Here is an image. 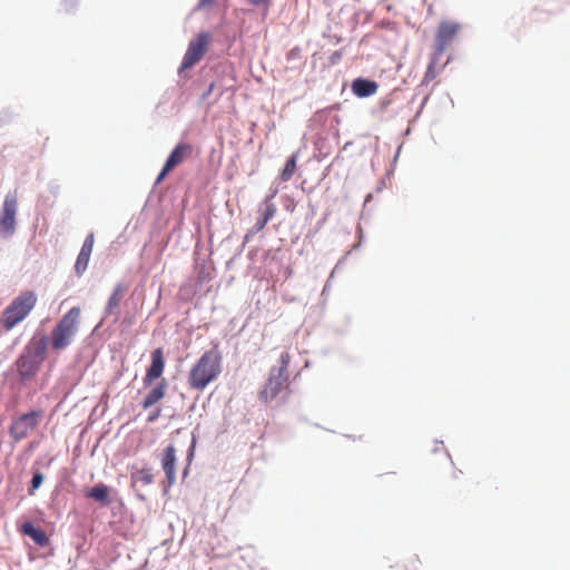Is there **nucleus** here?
<instances>
[{
    "mask_svg": "<svg viewBox=\"0 0 570 570\" xmlns=\"http://www.w3.org/2000/svg\"><path fill=\"white\" fill-rule=\"evenodd\" d=\"M222 353L217 346L206 351L188 373V385L196 391H204L222 373Z\"/></svg>",
    "mask_w": 570,
    "mask_h": 570,
    "instance_id": "f257e3e1",
    "label": "nucleus"
},
{
    "mask_svg": "<svg viewBox=\"0 0 570 570\" xmlns=\"http://www.w3.org/2000/svg\"><path fill=\"white\" fill-rule=\"evenodd\" d=\"M80 315V307L75 306L57 322L50 334V345L55 351H62L71 344L79 330Z\"/></svg>",
    "mask_w": 570,
    "mask_h": 570,
    "instance_id": "f03ea898",
    "label": "nucleus"
},
{
    "mask_svg": "<svg viewBox=\"0 0 570 570\" xmlns=\"http://www.w3.org/2000/svg\"><path fill=\"white\" fill-rule=\"evenodd\" d=\"M37 302L38 297L33 291H23L13 298L1 315V324L4 330L10 331L22 322L35 308Z\"/></svg>",
    "mask_w": 570,
    "mask_h": 570,
    "instance_id": "7ed1b4c3",
    "label": "nucleus"
},
{
    "mask_svg": "<svg viewBox=\"0 0 570 570\" xmlns=\"http://www.w3.org/2000/svg\"><path fill=\"white\" fill-rule=\"evenodd\" d=\"M289 360L287 352L282 353L279 357L281 366L271 370L267 382L258 393L259 400L264 403L275 400L283 390L288 387L287 367Z\"/></svg>",
    "mask_w": 570,
    "mask_h": 570,
    "instance_id": "20e7f679",
    "label": "nucleus"
},
{
    "mask_svg": "<svg viewBox=\"0 0 570 570\" xmlns=\"http://www.w3.org/2000/svg\"><path fill=\"white\" fill-rule=\"evenodd\" d=\"M42 416L41 410H33L14 419L9 428L11 438L16 442L26 439L38 426Z\"/></svg>",
    "mask_w": 570,
    "mask_h": 570,
    "instance_id": "39448f33",
    "label": "nucleus"
},
{
    "mask_svg": "<svg viewBox=\"0 0 570 570\" xmlns=\"http://www.w3.org/2000/svg\"><path fill=\"white\" fill-rule=\"evenodd\" d=\"M17 191L9 193L4 197L0 212V237H9L16 230Z\"/></svg>",
    "mask_w": 570,
    "mask_h": 570,
    "instance_id": "423d86ee",
    "label": "nucleus"
},
{
    "mask_svg": "<svg viewBox=\"0 0 570 570\" xmlns=\"http://www.w3.org/2000/svg\"><path fill=\"white\" fill-rule=\"evenodd\" d=\"M209 41L210 36L207 32H200L195 40H191L183 58L180 69L186 70L194 67L205 55Z\"/></svg>",
    "mask_w": 570,
    "mask_h": 570,
    "instance_id": "0eeeda50",
    "label": "nucleus"
},
{
    "mask_svg": "<svg viewBox=\"0 0 570 570\" xmlns=\"http://www.w3.org/2000/svg\"><path fill=\"white\" fill-rule=\"evenodd\" d=\"M461 30V24L454 21H442L435 35V49L441 55L455 39Z\"/></svg>",
    "mask_w": 570,
    "mask_h": 570,
    "instance_id": "6e6552de",
    "label": "nucleus"
},
{
    "mask_svg": "<svg viewBox=\"0 0 570 570\" xmlns=\"http://www.w3.org/2000/svg\"><path fill=\"white\" fill-rule=\"evenodd\" d=\"M165 368L164 353L163 348L158 347L151 353V364L147 368L146 375L144 377V384L150 385L154 381L161 377Z\"/></svg>",
    "mask_w": 570,
    "mask_h": 570,
    "instance_id": "1a4fd4ad",
    "label": "nucleus"
},
{
    "mask_svg": "<svg viewBox=\"0 0 570 570\" xmlns=\"http://www.w3.org/2000/svg\"><path fill=\"white\" fill-rule=\"evenodd\" d=\"M193 147L189 144L180 142L170 153L166 160V169L173 170L175 167L180 165L185 159L191 156Z\"/></svg>",
    "mask_w": 570,
    "mask_h": 570,
    "instance_id": "9d476101",
    "label": "nucleus"
},
{
    "mask_svg": "<svg viewBox=\"0 0 570 570\" xmlns=\"http://www.w3.org/2000/svg\"><path fill=\"white\" fill-rule=\"evenodd\" d=\"M94 243H95V237H94V234L91 233L86 237V239L82 244V247L80 249V253L77 257L76 264H75V269L78 275H81L88 266L90 255H91L92 248H94Z\"/></svg>",
    "mask_w": 570,
    "mask_h": 570,
    "instance_id": "9b49d317",
    "label": "nucleus"
},
{
    "mask_svg": "<svg viewBox=\"0 0 570 570\" xmlns=\"http://www.w3.org/2000/svg\"><path fill=\"white\" fill-rule=\"evenodd\" d=\"M161 466L166 473L168 484L175 482V466H176V449L173 444L168 445L163 454Z\"/></svg>",
    "mask_w": 570,
    "mask_h": 570,
    "instance_id": "f8f14e48",
    "label": "nucleus"
},
{
    "mask_svg": "<svg viewBox=\"0 0 570 570\" xmlns=\"http://www.w3.org/2000/svg\"><path fill=\"white\" fill-rule=\"evenodd\" d=\"M379 89V85L373 80L357 78L352 83L353 92L361 98L374 95Z\"/></svg>",
    "mask_w": 570,
    "mask_h": 570,
    "instance_id": "ddd939ff",
    "label": "nucleus"
},
{
    "mask_svg": "<svg viewBox=\"0 0 570 570\" xmlns=\"http://www.w3.org/2000/svg\"><path fill=\"white\" fill-rule=\"evenodd\" d=\"M20 531L22 534L30 537L33 542L40 547H45L49 543V538L46 532L40 528H36L31 522L22 523Z\"/></svg>",
    "mask_w": 570,
    "mask_h": 570,
    "instance_id": "4468645a",
    "label": "nucleus"
},
{
    "mask_svg": "<svg viewBox=\"0 0 570 570\" xmlns=\"http://www.w3.org/2000/svg\"><path fill=\"white\" fill-rule=\"evenodd\" d=\"M167 391L166 380H161L144 399L141 405L144 409H149L159 401H161Z\"/></svg>",
    "mask_w": 570,
    "mask_h": 570,
    "instance_id": "2eb2a0df",
    "label": "nucleus"
},
{
    "mask_svg": "<svg viewBox=\"0 0 570 570\" xmlns=\"http://www.w3.org/2000/svg\"><path fill=\"white\" fill-rule=\"evenodd\" d=\"M109 489L107 485L99 483L92 487L89 491L86 492V497L90 498L102 505H107L109 503L108 500Z\"/></svg>",
    "mask_w": 570,
    "mask_h": 570,
    "instance_id": "dca6fc26",
    "label": "nucleus"
},
{
    "mask_svg": "<svg viewBox=\"0 0 570 570\" xmlns=\"http://www.w3.org/2000/svg\"><path fill=\"white\" fill-rule=\"evenodd\" d=\"M122 296H124V289H122L121 285L118 284L114 288V291H112V293H111V295H110V297L108 299V303H107V306H106V314H108V315L115 314L116 309L120 305Z\"/></svg>",
    "mask_w": 570,
    "mask_h": 570,
    "instance_id": "f3484780",
    "label": "nucleus"
},
{
    "mask_svg": "<svg viewBox=\"0 0 570 570\" xmlns=\"http://www.w3.org/2000/svg\"><path fill=\"white\" fill-rule=\"evenodd\" d=\"M296 155H293L286 160V164L281 174V179L283 181H288L293 177L296 170Z\"/></svg>",
    "mask_w": 570,
    "mask_h": 570,
    "instance_id": "a211bd4d",
    "label": "nucleus"
},
{
    "mask_svg": "<svg viewBox=\"0 0 570 570\" xmlns=\"http://www.w3.org/2000/svg\"><path fill=\"white\" fill-rule=\"evenodd\" d=\"M421 561L417 556L412 554L404 559V570H420Z\"/></svg>",
    "mask_w": 570,
    "mask_h": 570,
    "instance_id": "6ab92c4d",
    "label": "nucleus"
},
{
    "mask_svg": "<svg viewBox=\"0 0 570 570\" xmlns=\"http://www.w3.org/2000/svg\"><path fill=\"white\" fill-rule=\"evenodd\" d=\"M276 213V206L271 203L269 200H266L264 203V209L262 210V218L265 219V222H269Z\"/></svg>",
    "mask_w": 570,
    "mask_h": 570,
    "instance_id": "aec40b11",
    "label": "nucleus"
},
{
    "mask_svg": "<svg viewBox=\"0 0 570 570\" xmlns=\"http://www.w3.org/2000/svg\"><path fill=\"white\" fill-rule=\"evenodd\" d=\"M138 481H140L142 484L148 485L154 482V475L150 472L149 469H141L137 473Z\"/></svg>",
    "mask_w": 570,
    "mask_h": 570,
    "instance_id": "412c9836",
    "label": "nucleus"
},
{
    "mask_svg": "<svg viewBox=\"0 0 570 570\" xmlns=\"http://www.w3.org/2000/svg\"><path fill=\"white\" fill-rule=\"evenodd\" d=\"M43 474L40 472H36L31 480V488L29 490V494L32 495L35 491L42 484Z\"/></svg>",
    "mask_w": 570,
    "mask_h": 570,
    "instance_id": "4be33fe9",
    "label": "nucleus"
},
{
    "mask_svg": "<svg viewBox=\"0 0 570 570\" xmlns=\"http://www.w3.org/2000/svg\"><path fill=\"white\" fill-rule=\"evenodd\" d=\"M252 6L254 7H263L264 13L263 16L266 17L268 13V10L272 6V0H247Z\"/></svg>",
    "mask_w": 570,
    "mask_h": 570,
    "instance_id": "5701e85b",
    "label": "nucleus"
},
{
    "mask_svg": "<svg viewBox=\"0 0 570 570\" xmlns=\"http://www.w3.org/2000/svg\"><path fill=\"white\" fill-rule=\"evenodd\" d=\"M46 350H47L46 337H43L38 343V345L36 347V356L39 358V361H43L45 360Z\"/></svg>",
    "mask_w": 570,
    "mask_h": 570,
    "instance_id": "b1692460",
    "label": "nucleus"
},
{
    "mask_svg": "<svg viewBox=\"0 0 570 570\" xmlns=\"http://www.w3.org/2000/svg\"><path fill=\"white\" fill-rule=\"evenodd\" d=\"M435 63H436L435 60H432L429 63L426 71H425V76H424L425 81H431L435 78Z\"/></svg>",
    "mask_w": 570,
    "mask_h": 570,
    "instance_id": "393cba45",
    "label": "nucleus"
},
{
    "mask_svg": "<svg viewBox=\"0 0 570 570\" xmlns=\"http://www.w3.org/2000/svg\"><path fill=\"white\" fill-rule=\"evenodd\" d=\"M267 223H268V222H265V219H264V218L258 219V220L255 223V225H254V229H255V232H261V230H263V229L265 228V226H266V224H267Z\"/></svg>",
    "mask_w": 570,
    "mask_h": 570,
    "instance_id": "a878e982",
    "label": "nucleus"
},
{
    "mask_svg": "<svg viewBox=\"0 0 570 570\" xmlns=\"http://www.w3.org/2000/svg\"><path fill=\"white\" fill-rule=\"evenodd\" d=\"M170 170H167L166 169V164L164 165L161 171L159 173L157 179H156V184H160L165 177L167 176V174L169 173Z\"/></svg>",
    "mask_w": 570,
    "mask_h": 570,
    "instance_id": "bb28decb",
    "label": "nucleus"
},
{
    "mask_svg": "<svg viewBox=\"0 0 570 570\" xmlns=\"http://www.w3.org/2000/svg\"><path fill=\"white\" fill-rule=\"evenodd\" d=\"M160 415V409H157L154 413L148 416V422H154Z\"/></svg>",
    "mask_w": 570,
    "mask_h": 570,
    "instance_id": "cd10ccee",
    "label": "nucleus"
},
{
    "mask_svg": "<svg viewBox=\"0 0 570 570\" xmlns=\"http://www.w3.org/2000/svg\"><path fill=\"white\" fill-rule=\"evenodd\" d=\"M213 2H214V0H199L198 7H200V8L208 7V6H212Z\"/></svg>",
    "mask_w": 570,
    "mask_h": 570,
    "instance_id": "c85d7f7f",
    "label": "nucleus"
},
{
    "mask_svg": "<svg viewBox=\"0 0 570 570\" xmlns=\"http://www.w3.org/2000/svg\"><path fill=\"white\" fill-rule=\"evenodd\" d=\"M213 89H214V83H210L205 96H208L213 91Z\"/></svg>",
    "mask_w": 570,
    "mask_h": 570,
    "instance_id": "c756f323",
    "label": "nucleus"
}]
</instances>
